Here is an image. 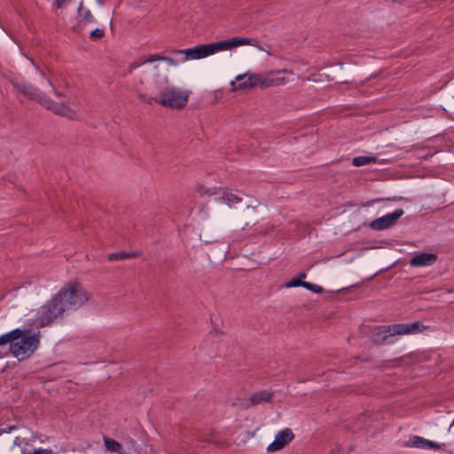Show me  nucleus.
I'll list each match as a JSON object with an SVG mask.
<instances>
[{"label":"nucleus","instance_id":"1","mask_svg":"<svg viewBox=\"0 0 454 454\" xmlns=\"http://www.w3.org/2000/svg\"><path fill=\"white\" fill-rule=\"evenodd\" d=\"M141 82L145 84L152 95L140 93L138 97L149 105L157 103L165 107L181 109L188 102L190 91L168 85L166 71L160 66L148 67L144 72Z\"/></svg>","mask_w":454,"mask_h":454},{"label":"nucleus","instance_id":"2","mask_svg":"<svg viewBox=\"0 0 454 454\" xmlns=\"http://www.w3.org/2000/svg\"><path fill=\"white\" fill-rule=\"evenodd\" d=\"M12 86L22 95L30 100H35L53 114L65 117L71 121H82V117L77 109H74L66 103H58L49 98L44 92L35 85L24 81L14 79L12 81Z\"/></svg>","mask_w":454,"mask_h":454},{"label":"nucleus","instance_id":"3","mask_svg":"<svg viewBox=\"0 0 454 454\" xmlns=\"http://www.w3.org/2000/svg\"><path fill=\"white\" fill-rule=\"evenodd\" d=\"M427 327L419 322L409 324H395L390 325H379L373 327L371 333L372 340L376 344H393L395 342V335L415 334L422 332Z\"/></svg>","mask_w":454,"mask_h":454},{"label":"nucleus","instance_id":"4","mask_svg":"<svg viewBox=\"0 0 454 454\" xmlns=\"http://www.w3.org/2000/svg\"><path fill=\"white\" fill-rule=\"evenodd\" d=\"M56 295L61 301L67 313L79 309L90 299L89 293L77 282L67 284Z\"/></svg>","mask_w":454,"mask_h":454},{"label":"nucleus","instance_id":"5","mask_svg":"<svg viewBox=\"0 0 454 454\" xmlns=\"http://www.w3.org/2000/svg\"><path fill=\"white\" fill-rule=\"evenodd\" d=\"M67 314L61 301L55 294L37 309L35 323L40 327L62 320Z\"/></svg>","mask_w":454,"mask_h":454},{"label":"nucleus","instance_id":"6","mask_svg":"<svg viewBox=\"0 0 454 454\" xmlns=\"http://www.w3.org/2000/svg\"><path fill=\"white\" fill-rule=\"evenodd\" d=\"M236 81L231 82V90H247L260 84L262 87L280 85L284 82V78L266 79L260 74L246 73L238 74Z\"/></svg>","mask_w":454,"mask_h":454},{"label":"nucleus","instance_id":"7","mask_svg":"<svg viewBox=\"0 0 454 454\" xmlns=\"http://www.w3.org/2000/svg\"><path fill=\"white\" fill-rule=\"evenodd\" d=\"M39 344L36 335L28 334L27 332L24 335H20L10 345V351L14 357L21 361L27 359L35 351Z\"/></svg>","mask_w":454,"mask_h":454},{"label":"nucleus","instance_id":"8","mask_svg":"<svg viewBox=\"0 0 454 454\" xmlns=\"http://www.w3.org/2000/svg\"><path fill=\"white\" fill-rule=\"evenodd\" d=\"M255 40L247 38V37H233L228 40L219 41L216 43H208L210 54L213 55L219 51H230L233 48L243 46V45H252L254 46Z\"/></svg>","mask_w":454,"mask_h":454},{"label":"nucleus","instance_id":"9","mask_svg":"<svg viewBox=\"0 0 454 454\" xmlns=\"http://www.w3.org/2000/svg\"><path fill=\"white\" fill-rule=\"evenodd\" d=\"M404 214L402 208H398L390 214L376 218L369 223L374 231H383L394 226L398 219Z\"/></svg>","mask_w":454,"mask_h":454},{"label":"nucleus","instance_id":"10","mask_svg":"<svg viewBox=\"0 0 454 454\" xmlns=\"http://www.w3.org/2000/svg\"><path fill=\"white\" fill-rule=\"evenodd\" d=\"M177 54L184 56L181 62L200 59L211 56L208 43L198 44L194 47L177 51Z\"/></svg>","mask_w":454,"mask_h":454},{"label":"nucleus","instance_id":"11","mask_svg":"<svg viewBox=\"0 0 454 454\" xmlns=\"http://www.w3.org/2000/svg\"><path fill=\"white\" fill-rule=\"evenodd\" d=\"M294 438V434L292 430L290 428H286L276 434L274 441L268 445L267 450L269 452L279 450Z\"/></svg>","mask_w":454,"mask_h":454},{"label":"nucleus","instance_id":"12","mask_svg":"<svg viewBox=\"0 0 454 454\" xmlns=\"http://www.w3.org/2000/svg\"><path fill=\"white\" fill-rule=\"evenodd\" d=\"M213 199L215 201H220L227 205L230 208L235 207L237 204L242 201V198L239 195L233 193L227 189L215 192L213 195Z\"/></svg>","mask_w":454,"mask_h":454},{"label":"nucleus","instance_id":"13","mask_svg":"<svg viewBox=\"0 0 454 454\" xmlns=\"http://www.w3.org/2000/svg\"><path fill=\"white\" fill-rule=\"evenodd\" d=\"M437 260V254L433 253H420L413 256L409 264L413 268H421L433 265Z\"/></svg>","mask_w":454,"mask_h":454},{"label":"nucleus","instance_id":"14","mask_svg":"<svg viewBox=\"0 0 454 454\" xmlns=\"http://www.w3.org/2000/svg\"><path fill=\"white\" fill-rule=\"evenodd\" d=\"M156 60H161V61H165L166 63H168L169 66H173V67H176L178 65L177 61H176L174 59L170 58V57H156V56H151L149 59L142 61V62H134L132 64H130L129 66V68L130 69H136L141 66H145V70L143 72H145L148 67L150 66H155L153 64L154 61Z\"/></svg>","mask_w":454,"mask_h":454},{"label":"nucleus","instance_id":"15","mask_svg":"<svg viewBox=\"0 0 454 454\" xmlns=\"http://www.w3.org/2000/svg\"><path fill=\"white\" fill-rule=\"evenodd\" d=\"M272 393L268 390H262L256 393H254L247 403L245 404L246 408H249L253 405L262 404L266 403H270L272 400Z\"/></svg>","mask_w":454,"mask_h":454},{"label":"nucleus","instance_id":"16","mask_svg":"<svg viewBox=\"0 0 454 454\" xmlns=\"http://www.w3.org/2000/svg\"><path fill=\"white\" fill-rule=\"evenodd\" d=\"M408 446L419 449H439V445L436 442L418 435H414L410 439Z\"/></svg>","mask_w":454,"mask_h":454},{"label":"nucleus","instance_id":"17","mask_svg":"<svg viewBox=\"0 0 454 454\" xmlns=\"http://www.w3.org/2000/svg\"><path fill=\"white\" fill-rule=\"evenodd\" d=\"M23 332L16 328L0 336V346L7 343H12L15 340H18Z\"/></svg>","mask_w":454,"mask_h":454},{"label":"nucleus","instance_id":"18","mask_svg":"<svg viewBox=\"0 0 454 454\" xmlns=\"http://www.w3.org/2000/svg\"><path fill=\"white\" fill-rule=\"evenodd\" d=\"M377 158L375 156H357L353 158L352 164L356 167H361L369 165L372 163H376Z\"/></svg>","mask_w":454,"mask_h":454},{"label":"nucleus","instance_id":"19","mask_svg":"<svg viewBox=\"0 0 454 454\" xmlns=\"http://www.w3.org/2000/svg\"><path fill=\"white\" fill-rule=\"evenodd\" d=\"M104 444L106 449L113 453H120L121 450V445L116 442L115 440H113L107 436H104Z\"/></svg>","mask_w":454,"mask_h":454},{"label":"nucleus","instance_id":"20","mask_svg":"<svg viewBox=\"0 0 454 454\" xmlns=\"http://www.w3.org/2000/svg\"><path fill=\"white\" fill-rule=\"evenodd\" d=\"M78 14L86 22H94L95 19L89 9L84 8L83 3L81 2L78 7Z\"/></svg>","mask_w":454,"mask_h":454},{"label":"nucleus","instance_id":"21","mask_svg":"<svg viewBox=\"0 0 454 454\" xmlns=\"http://www.w3.org/2000/svg\"><path fill=\"white\" fill-rule=\"evenodd\" d=\"M305 277H306L305 273H301L299 275V278H294V279L290 280L289 282H287L286 284V287H287V288L298 287V286L303 287L304 281H301V278H304Z\"/></svg>","mask_w":454,"mask_h":454},{"label":"nucleus","instance_id":"22","mask_svg":"<svg viewBox=\"0 0 454 454\" xmlns=\"http://www.w3.org/2000/svg\"><path fill=\"white\" fill-rule=\"evenodd\" d=\"M131 254L129 253H113L108 254V260L109 261H116V260H124L127 258L131 257Z\"/></svg>","mask_w":454,"mask_h":454},{"label":"nucleus","instance_id":"23","mask_svg":"<svg viewBox=\"0 0 454 454\" xmlns=\"http://www.w3.org/2000/svg\"><path fill=\"white\" fill-rule=\"evenodd\" d=\"M303 288L315 294H321L323 292V287L321 286L310 282H304Z\"/></svg>","mask_w":454,"mask_h":454},{"label":"nucleus","instance_id":"24","mask_svg":"<svg viewBox=\"0 0 454 454\" xmlns=\"http://www.w3.org/2000/svg\"><path fill=\"white\" fill-rule=\"evenodd\" d=\"M47 83L51 88L52 93L54 94V96L56 98H61L64 97V93L60 90L57 89L56 86L51 82L50 79H47Z\"/></svg>","mask_w":454,"mask_h":454},{"label":"nucleus","instance_id":"25","mask_svg":"<svg viewBox=\"0 0 454 454\" xmlns=\"http://www.w3.org/2000/svg\"><path fill=\"white\" fill-rule=\"evenodd\" d=\"M105 32L103 29L96 28L90 32V38L93 40L100 39L104 36Z\"/></svg>","mask_w":454,"mask_h":454},{"label":"nucleus","instance_id":"26","mask_svg":"<svg viewBox=\"0 0 454 454\" xmlns=\"http://www.w3.org/2000/svg\"><path fill=\"white\" fill-rule=\"evenodd\" d=\"M17 427L15 426H0V435L4 433H11L12 430H15Z\"/></svg>","mask_w":454,"mask_h":454},{"label":"nucleus","instance_id":"27","mask_svg":"<svg viewBox=\"0 0 454 454\" xmlns=\"http://www.w3.org/2000/svg\"><path fill=\"white\" fill-rule=\"evenodd\" d=\"M59 86L60 89L68 90L70 88V83L67 79L63 78L60 80Z\"/></svg>","mask_w":454,"mask_h":454},{"label":"nucleus","instance_id":"28","mask_svg":"<svg viewBox=\"0 0 454 454\" xmlns=\"http://www.w3.org/2000/svg\"><path fill=\"white\" fill-rule=\"evenodd\" d=\"M30 61H31V63L34 65L35 69V72H36V73H37V74H39L43 79H44V80L47 82V79H48V78L45 76V74H44V73H43V72L39 68V67H38V66H36V65L34 63V61H33L32 59H31Z\"/></svg>","mask_w":454,"mask_h":454},{"label":"nucleus","instance_id":"29","mask_svg":"<svg viewBox=\"0 0 454 454\" xmlns=\"http://www.w3.org/2000/svg\"><path fill=\"white\" fill-rule=\"evenodd\" d=\"M31 454H51V450H47V449H39V450H35Z\"/></svg>","mask_w":454,"mask_h":454},{"label":"nucleus","instance_id":"30","mask_svg":"<svg viewBox=\"0 0 454 454\" xmlns=\"http://www.w3.org/2000/svg\"><path fill=\"white\" fill-rule=\"evenodd\" d=\"M13 444L14 445H20V437H16L13 441Z\"/></svg>","mask_w":454,"mask_h":454},{"label":"nucleus","instance_id":"31","mask_svg":"<svg viewBox=\"0 0 454 454\" xmlns=\"http://www.w3.org/2000/svg\"><path fill=\"white\" fill-rule=\"evenodd\" d=\"M97 4L99 5V6H103L104 5V3L102 0H96Z\"/></svg>","mask_w":454,"mask_h":454},{"label":"nucleus","instance_id":"32","mask_svg":"<svg viewBox=\"0 0 454 454\" xmlns=\"http://www.w3.org/2000/svg\"><path fill=\"white\" fill-rule=\"evenodd\" d=\"M447 293H449V294L453 293V294H454V288H453V289H449V290L447 291Z\"/></svg>","mask_w":454,"mask_h":454},{"label":"nucleus","instance_id":"33","mask_svg":"<svg viewBox=\"0 0 454 454\" xmlns=\"http://www.w3.org/2000/svg\"><path fill=\"white\" fill-rule=\"evenodd\" d=\"M211 358H212V356H209V358H208V360H211ZM203 362H204V363H207V359H204V361H203Z\"/></svg>","mask_w":454,"mask_h":454},{"label":"nucleus","instance_id":"34","mask_svg":"<svg viewBox=\"0 0 454 454\" xmlns=\"http://www.w3.org/2000/svg\"><path fill=\"white\" fill-rule=\"evenodd\" d=\"M1 357H3V354H2V352L0 351V358H1Z\"/></svg>","mask_w":454,"mask_h":454},{"label":"nucleus","instance_id":"35","mask_svg":"<svg viewBox=\"0 0 454 454\" xmlns=\"http://www.w3.org/2000/svg\"><path fill=\"white\" fill-rule=\"evenodd\" d=\"M24 454V453H23Z\"/></svg>","mask_w":454,"mask_h":454}]
</instances>
